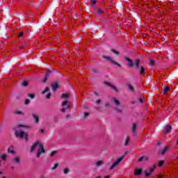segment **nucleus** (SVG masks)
Instances as JSON below:
<instances>
[{"label": "nucleus", "instance_id": "1", "mask_svg": "<svg viewBox=\"0 0 178 178\" xmlns=\"http://www.w3.org/2000/svg\"><path fill=\"white\" fill-rule=\"evenodd\" d=\"M140 63H141V60L136 59L135 60V67L138 71L139 74L140 76H144V72H145V68H144V66L140 65Z\"/></svg>", "mask_w": 178, "mask_h": 178}, {"label": "nucleus", "instance_id": "2", "mask_svg": "<svg viewBox=\"0 0 178 178\" xmlns=\"http://www.w3.org/2000/svg\"><path fill=\"white\" fill-rule=\"evenodd\" d=\"M15 137H21V138H24L25 141H29V134L23 131H15Z\"/></svg>", "mask_w": 178, "mask_h": 178}, {"label": "nucleus", "instance_id": "3", "mask_svg": "<svg viewBox=\"0 0 178 178\" xmlns=\"http://www.w3.org/2000/svg\"><path fill=\"white\" fill-rule=\"evenodd\" d=\"M102 58L103 59H105L106 60H108V62H110V63H111L112 65H115V66L122 67V65H120V64H119V63L115 61V60H113V58H112L111 57L106 56H102Z\"/></svg>", "mask_w": 178, "mask_h": 178}, {"label": "nucleus", "instance_id": "4", "mask_svg": "<svg viewBox=\"0 0 178 178\" xmlns=\"http://www.w3.org/2000/svg\"><path fill=\"white\" fill-rule=\"evenodd\" d=\"M124 158V155H122L121 156H120L118 159H117V160L112 163V165L110 166L109 168V170H113V169H115V168H116V165L120 164V162H122V161H123V159Z\"/></svg>", "mask_w": 178, "mask_h": 178}, {"label": "nucleus", "instance_id": "5", "mask_svg": "<svg viewBox=\"0 0 178 178\" xmlns=\"http://www.w3.org/2000/svg\"><path fill=\"white\" fill-rule=\"evenodd\" d=\"M113 102L115 105V108H114L115 111L118 112V113H122L123 112V109L120 108V102L118 99H113Z\"/></svg>", "mask_w": 178, "mask_h": 178}, {"label": "nucleus", "instance_id": "6", "mask_svg": "<svg viewBox=\"0 0 178 178\" xmlns=\"http://www.w3.org/2000/svg\"><path fill=\"white\" fill-rule=\"evenodd\" d=\"M41 154H45V149H44V145L40 144L39 147L38 149V153H37V158H40L41 156Z\"/></svg>", "mask_w": 178, "mask_h": 178}, {"label": "nucleus", "instance_id": "7", "mask_svg": "<svg viewBox=\"0 0 178 178\" xmlns=\"http://www.w3.org/2000/svg\"><path fill=\"white\" fill-rule=\"evenodd\" d=\"M125 60H127L128 63V66H129L130 67H134V66H136V63H134L133 61V60H131L130 58L125 56L124 57Z\"/></svg>", "mask_w": 178, "mask_h": 178}, {"label": "nucleus", "instance_id": "8", "mask_svg": "<svg viewBox=\"0 0 178 178\" xmlns=\"http://www.w3.org/2000/svg\"><path fill=\"white\" fill-rule=\"evenodd\" d=\"M51 90H53L54 92H55L58 88H59V83L58 81H55L50 86Z\"/></svg>", "mask_w": 178, "mask_h": 178}, {"label": "nucleus", "instance_id": "9", "mask_svg": "<svg viewBox=\"0 0 178 178\" xmlns=\"http://www.w3.org/2000/svg\"><path fill=\"white\" fill-rule=\"evenodd\" d=\"M32 117L34 120V123L35 124H38V122L40 121V117L38 116V115H37V113H35V112H33Z\"/></svg>", "mask_w": 178, "mask_h": 178}, {"label": "nucleus", "instance_id": "10", "mask_svg": "<svg viewBox=\"0 0 178 178\" xmlns=\"http://www.w3.org/2000/svg\"><path fill=\"white\" fill-rule=\"evenodd\" d=\"M61 105H62V106H65V107H64V108H65L67 111V109H70V107L72 106L70 105V102H68V101H64V102H63L62 104H61Z\"/></svg>", "mask_w": 178, "mask_h": 178}, {"label": "nucleus", "instance_id": "11", "mask_svg": "<svg viewBox=\"0 0 178 178\" xmlns=\"http://www.w3.org/2000/svg\"><path fill=\"white\" fill-rule=\"evenodd\" d=\"M39 144H40V142L38 140L35 141V143H34L33 145L29 149L30 152L33 153L35 149V148H37V145H38Z\"/></svg>", "mask_w": 178, "mask_h": 178}, {"label": "nucleus", "instance_id": "12", "mask_svg": "<svg viewBox=\"0 0 178 178\" xmlns=\"http://www.w3.org/2000/svg\"><path fill=\"white\" fill-rule=\"evenodd\" d=\"M170 130H172V126L170 124H167L164 128V131L165 134L170 133Z\"/></svg>", "mask_w": 178, "mask_h": 178}, {"label": "nucleus", "instance_id": "13", "mask_svg": "<svg viewBox=\"0 0 178 178\" xmlns=\"http://www.w3.org/2000/svg\"><path fill=\"white\" fill-rule=\"evenodd\" d=\"M51 74V71L49 70L44 75V78L43 79V83L45 84V83H47V81L48 80V79H49V75Z\"/></svg>", "mask_w": 178, "mask_h": 178}, {"label": "nucleus", "instance_id": "14", "mask_svg": "<svg viewBox=\"0 0 178 178\" xmlns=\"http://www.w3.org/2000/svg\"><path fill=\"white\" fill-rule=\"evenodd\" d=\"M104 12H105V11L102 9L97 8L95 15H96V16H101V15H102V13H104Z\"/></svg>", "mask_w": 178, "mask_h": 178}, {"label": "nucleus", "instance_id": "15", "mask_svg": "<svg viewBox=\"0 0 178 178\" xmlns=\"http://www.w3.org/2000/svg\"><path fill=\"white\" fill-rule=\"evenodd\" d=\"M155 169H156V166L154 165V167L150 169V172H147L145 174L146 177H149V176H151L152 172H154V170H155Z\"/></svg>", "mask_w": 178, "mask_h": 178}, {"label": "nucleus", "instance_id": "16", "mask_svg": "<svg viewBox=\"0 0 178 178\" xmlns=\"http://www.w3.org/2000/svg\"><path fill=\"white\" fill-rule=\"evenodd\" d=\"M168 149H169V147H168L167 146H165L163 150H159V152L161 154V155H165L166 154V152L168 151Z\"/></svg>", "mask_w": 178, "mask_h": 178}, {"label": "nucleus", "instance_id": "17", "mask_svg": "<svg viewBox=\"0 0 178 178\" xmlns=\"http://www.w3.org/2000/svg\"><path fill=\"white\" fill-rule=\"evenodd\" d=\"M13 162L14 163H17V165H19V163H20V158L19 157H15L13 159Z\"/></svg>", "mask_w": 178, "mask_h": 178}, {"label": "nucleus", "instance_id": "18", "mask_svg": "<svg viewBox=\"0 0 178 178\" xmlns=\"http://www.w3.org/2000/svg\"><path fill=\"white\" fill-rule=\"evenodd\" d=\"M129 143H130V136H127L124 142V145L125 147H127L129 145Z\"/></svg>", "mask_w": 178, "mask_h": 178}, {"label": "nucleus", "instance_id": "19", "mask_svg": "<svg viewBox=\"0 0 178 178\" xmlns=\"http://www.w3.org/2000/svg\"><path fill=\"white\" fill-rule=\"evenodd\" d=\"M136 131H137V124L134 123L132 127V133L136 134Z\"/></svg>", "mask_w": 178, "mask_h": 178}, {"label": "nucleus", "instance_id": "20", "mask_svg": "<svg viewBox=\"0 0 178 178\" xmlns=\"http://www.w3.org/2000/svg\"><path fill=\"white\" fill-rule=\"evenodd\" d=\"M101 165H104V161H97L96 163H95V166H96L97 168H99V166H101Z\"/></svg>", "mask_w": 178, "mask_h": 178}, {"label": "nucleus", "instance_id": "21", "mask_svg": "<svg viewBox=\"0 0 178 178\" xmlns=\"http://www.w3.org/2000/svg\"><path fill=\"white\" fill-rule=\"evenodd\" d=\"M143 173V170H136L134 172L135 176H138L139 175H141Z\"/></svg>", "mask_w": 178, "mask_h": 178}, {"label": "nucleus", "instance_id": "22", "mask_svg": "<svg viewBox=\"0 0 178 178\" xmlns=\"http://www.w3.org/2000/svg\"><path fill=\"white\" fill-rule=\"evenodd\" d=\"M111 52H113L114 54V55H117L118 56H119L120 55V53L115 49H111Z\"/></svg>", "mask_w": 178, "mask_h": 178}, {"label": "nucleus", "instance_id": "23", "mask_svg": "<svg viewBox=\"0 0 178 178\" xmlns=\"http://www.w3.org/2000/svg\"><path fill=\"white\" fill-rule=\"evenodd\" d=\"M70 95L69 93H63L61 96V98H64L65 99H67L69 98Z\"/></svg>", "mask_w": 178, "mask_h": 178}, {"label": "nucleus", "instance_id": "24", "mask_svg": "<svg viewBox=\"0 0 178 178\" xmlns=\"http://www.w3.org/2000/svg\"><path fill=\"white\" fill-rule=\"evenodd\" d=\"M169 90H170V88H169L168 86H166L164 90H163V94H168V91H169Z\"/></svg>", "mask_w": 178, "mask_h": 178}, {"label": "nucleus", "instance_id": "25", "mask_svg": "<svg viewBox=\"0 0 178 178\" xmlns=\"http://www.w3.org/2000/svg\"><path fill=\"white\" fill-rule=\"evenodd\" d=\"M150 66H154L155 65V60L150 59L149 60Z\"/></svg>", "mask_w": 178, "mask_h": 178}, {"label": "nucleus", "instance_id": "26", "mask_svg": "<svg viewBox=\"0 0 178 178\" xmlns=\"http://www.w3.org/2000/svg\"><path fill=\"white\" fill-rule=\"evenodd\" d=\"M56 154H58V151L54 150V151L51 152L50 156H51V157H53V156H55V155H56Z\"/></svg>", "mask_w": 178, "mask_h": 178}, {"label": "nucleus", "instance_id": "27", "mask_svg": "<svg viewBox=\"0 0 178 178\" xmlns=\"http://www.w3.org/2000/svg\"><path fill=\"white\" fill-rule=\"evenodd\" d=\"M58 166H59V163H54V167L51 168V170H55V169H56Z\"/></svg>", "mask_w": 178, "mask_h": 178}, {"label": "nucleus", "instance_id": "28", "mask_svg": "<svg viewBox=\"0 0 178 178\" xmlns=\"http://www.w3.org/2000/svg\"><path fill=\"white\" fill-rule=\"evenodd\" d=\"M29 98H31V99H34V98H35V95L34 94H29L28 95Z\"/></svg>", "mask_w": 178, "mask_h": 178}, {"label": "nucleus", "instance_id": "29", "mask_svg": "<svg viewBox=\"0 0 178 178\" xmlns=\"http://www.w3.org/2000/svg\"><path fill=\"white\" fill-rule=\"evenodd\" d=\"M49 92V88H46L45 89H44V90H43L42 92V94H46V92Z\"/></svg>", "mask_w": 178, "mask_h": 178}, {"label": "nucleus", "instance_id": "30", "mask_svg": "<svg viewBox=\"0 0 178 178\" xmlns=\"http://www.w3.org/2000/svg\"><path fill=\"white\" fill-rule=\"evenodd\" d=\"M14 113H15V115H23V113L21 111H15Z\"/></svg>", "mask_w": 178, "mask_h": 178}, {"label": "nucleus", "instance_id": "31", "mask_svg": "<svg viewBox=\"0 0 178 178\" xmlns=\"http://www.w3.org/2000/svg\"><path fill=\"white\" fill-rule=\"evenodd\" d=\"M22 86L24 87H27V86H29V82H27V81H24L23 83H22Z\"/></svg>", "mask_w": 178, "mask_h": 178}, {"label": "nucleus", "instance_id": "32", "mask_svg": "<svg viewBox=\"0 0 178 178\" xmlns=\"http://www.w3.org/2000/svg\"><path fill=\"white\" fill-rule=\"evenodd\" d=\"M6 154H2L1 156V159L3 160V161H6Z\"/></svg>", "mask_w": 178, "mask_h": 178}, {"label": "nucleus", "instance_id": "33", "mask_svg": "<svg viewBox=\"0 0 178 178\" xmlns=\"http://www.w3.org/2000/svg\"><path fill=\"white\" fill-rule=\"evenodd\" d=\"M18 127H25L26 129H29V127H27L26 125H24L23 124H18Z\"/></svg>", "mask_w": 178, "mask_h": 178}, {"label": "nucleus", "instance_id": "34", "mask_svg": "<svg viewBox=\"0 0 178 178\" xmlns=\"http://www.w3.org/2000/svg\"><path fill=\"white\" fill-rule=\"evenodd\" d=\"M163 163H165V161L163 160L160 161L159 162V166H163Z\"/></svg>", "mask_w": 178, "mask_h": 178}, {"label": "nucleus", "instance_id": "35", "mask_svg": "<svg viewBox=\"0 0 178 178\" xmlns=\"http://www.w3.org/2000/svg\"><path fill=\"white\" fill-rule=\"evenodd\" d=\"M70 172L69 168L64 169L63 173L64 175H67V173Z\"/></svg>", "mask_w": 178, "mask_h": 178}, {"label": "nucleus", "instance_id": "36", "mask_svg": "<svg viewBox=\"0 0 178 178\" xmlns=\"http://www.w3.org/2000/svg\"><path fill=\"white\" fill-rule=\"evenodd\" d=\"M88 116H90V113H88V112H86V113H84V114H83V118H88Z\"/></svg>", "mask_w": 178, "mask_h": 178}, {"label": "nucleus", "instance_id": "37", "mask_svg": "<svg viewBox=\"0 0 178 178\" xmlns=\"http://www.w3.org/2000/svg\"><path fill=\"white\" fill-rule=\"evenodd\" d=\"M128 87H129L130 91H134V87H133V86L129 85Z\"/></svg>", "mask_w": 178, "mask_h": 178}, {"label": "nucleus", "instance_id": "38", "mask_svg": "<svg viewBox=\"0 0 178 178\" xmlns=\"http://www.w3.org/2000/svg\"><path fill=\"white\" fill-rule=\"evenodd\" d=\"M111 88H113V90H114V91H117L118 92V88H116V86L112 85Z\"/></svg>", "mask_w": 178, "mask_h": 178}, {"label": "nucleus", "instance_id": "39", "mask_svg": "<svg viewBox=\"0 0 178 178\" xmlns=\"http://www.w3.org/2000/svg\"><path fill=\"white\" fill-rule=\"evenodd\" d=\"M51 97H52V94H51V92H49L47 95L46 98H47V99H49V98H51Z\"/></svg>", "mask_w": 178, "mask_h": 178}, {"label": "nucleus", "instance_id": "40", "mask_svg": "<svg viewBox=\"0 0 178 178\" xmlns=\"http://www.w3.org/2000/svg\"><path fill=\"white\" fill-rule=\"evenodd\" d=\"M143 161H144V156L140 157L138 160V162H143Z\"/></svg>", "mask_w": 178, "mask_h": 178}, {"label": "nucleus", "instance_id": "41", "mask_svg": "<svg viewBox=\"0 0 178 178\" xmlns=\"http://www.w3.org/2000/svg\"><path fill=\"white\" fill-rule=\"evenodd\" d=\"M104 84H105L106 86H108V87H111V86H112V84H111V83L107 82V81L104 82Z\"/></svg>", "mask_w": 178, "mask_h": 178}, {"label": "nucleus", "instance_id": "42", "mask_svg": "<svg viewBox=\"0 0 178 178\" xmlns=\"http://www.w3.org/2000/svg\"><path fill=\"white\" fill-rule=\"evenodd\" d=\"M58 120H59V118L57 116L54 118V122H58Z\"/></svg>", "mask_w": 178, "mask_h": 178}, {"label": "nucleus", "instance_id": "43", "mask_svg": "<svg viewBox=\"0 0 178 178\" xmlns=\"http://www.w3.org/2000/svg\"><path fill=\"white\" fill-rule=\"evenodd\" d=\"M24 35V33L23 31L19 32V37H23Z\"/></svg>", "mask_w": 178, "mask_h": 178}, {"label": "nucleus", "instance_id": "44", "mask_svg": "<svg viewBox=\"0 0 178 178\" xmlns=\"http://www.w3.org/2000/svg\"><path fill=\"white\" fill-rule=\"evenodd\" d=\"M29 104H30V99H26L25 100V105H29Z\"/></svg>", "mask_w": 178, "mask_h": 178}, {"label": "nucleus", "instance_id": "45", "mask_svg": "<svg viewBox=\"0 0 178 178\" xmlns=\"http://www.w3.org/2000/svg\"><path fill=\"white\" fill-rule=\"evenodd\" d=\"M105 106H106V108H109V106H111V104L109 102H106L105 104Z\"/></svg>", "mask_w": 178, "mask_h": 178}, {"label": "nucleus", "instance_id": "46", "mask_svg": "<svg viewBox=\"0 0 178 178\" xmlns=\"http://www.w3.org/2000/svg\"><path fill=\"white\" fill-rule=\"evenodd\" d=\"M91 3L92 5H95V3H97V0H92Z\"/></svg>", "mask_w": 178, "mask_h": 178}, {"label": "nucleus", "instance_id": "47", "mask_svg": "<svg viewBox=\"0 0 178 178\" xmlns=\"http://www.w3.org/2000/svg\"><path fill=\"white\" fill-rule=\"evenodd\" d=\"M96 104H97V105H99V104H101V99L97 100Z\"/></svg>", "mask_w": 178, "mask_h": 178}, {"label": "nucleus", "instance_id": "48", "mask_svg": "<svg viewBox=\"0 0 178 178\" xmlns=\"http://www.w3.org/2000/svg\"><path fill=\"white\" fill-rule=\"evenodd\" d=\"M66 111H67V110L65 108V107L61 109V112H62L63 113H65L66 112Z\"/></svg>", "mask_w": 178, "mask_h": 178}, {"label": "nucleus", "instance_id": "49", "mask_svg": "<svg viewBox=\"0 0 178 178\" xmlns=\"http://www.w3.org/2000/svg\"><path fill=\"white\" fill-rule=\"evenodd\" d=\"M149 159V158L144 156L143 161H148Z\"/></svg>", "mask_w": 178, "mask_h": 178}, {"label": "nucleus", "instance_id": "50", "mask_svg": "<svg viewBox=\"0 0 178 178\" xmlns=\"http://www.w3.org/2000/svg\"><path fill=\"white\" fill-rule=\"evenodd\" d=\"M24 48V44H21L19 47V49H23Z\"/></svg>", "mask_w": 178, "mask_h": 178}, {"label": "nucleus", "instance_id": "51", "mask_svg": "<svg viewBox=\"0 0 178 178\" xmlns=\"http://www.w3.org/2000/svg\"><path fill=\"white\" fill-rule=\"evenodd\" d=\"M95 95H97V97H99V93L97 92H94Z\"/></svg>", "mask_w": 178, "mask_h": 178}, {"label": "nucleus", "instance_id": "52", "mask_svg": "<svg viewBox=\"0 0 178 178\" xmlns=\"http://www.w3.org/2000/svg\"><path fill=\"white\" fill-rule=\"evenodd\" d=\"M139 102H140V104H143L144 102L143 101V99L140 98L139 99Z\"/></svg>", "mask_w": 178, "mask_h": 178}, {"label": "nucleus", "instance_id": "53", "mask_svg": "<svg viewBox=\"0 0 178 178\" xmlns=\"http://www.w3.org/2000/svg\"><path fill=\"white\" fill-rule=\"evenodd\" d=\"M40 132L42 133V134H43V133H45V131H44V129H40Z\"/></svg>", "mask_w": 178, "mask_h": 178}, {"label": "nucleus", "instance_id": "54", "mask_svg": "<svg viewBox=\"0 0 178 178\" xmlns=\"http://www.w3.org/2000/svg\"><path fill=\"white\" fill-rule=\"evenodd\" d=\"M162 177H163V175L161 174V175H159L158 178H162Z\"/></svg>", "mask_w": 178, "mask_h": 178}, {"label": "nucleus", "instance_id": "55", "mask_svg": "<svg viewBox=\"0 0 178 178\" xmlns=\"http://www.w3.org/2000/svg\"><path fill=\"white\" fill-rule=\"evenodd\" d=\"M66 118H67V119H70V115H66Z\"/></svg>", "mask_w": 178, "mask_h": 178}, {"label": "nucleus", "instance_id": "56", "mask_svg": "<svg viewBox=\"0 0 178 178\" xmlns=\"http://www.w3.org/2000/svg\"><path fill=\"white\" fill-rule=\"evenodd\" d=\"M91 71L93 72L94 73H97V70H95L94 69H92Z\"/></svg>", "mask_w": 178, "mask_h": 178}, {"label": "nucleus", "instance_id": "57", "mask_svg": "<svg viewBox=\"0 0 178 178\" xmlns=\"http://www.w3.org/2000/svg\"><path fill=\"white\" fill-rule=\"evenodd\" d=\"M131 104H132V105H134L136 104V101H132Z\"/></svg>", "mask_w": 178, "mask_h": 178}, {"label": "nucleus", "instance_id": "58", "mask_svg": "<svg viewBox=\"0 0 178 178\" xmlns=\"http://www.w3.org/2000/svg\"><path fill=\"white\" fill-rule=\"evenodd\" d=\"M10 152H11V154H15V151H13V150H11Z\"/></svg>", "mask_w": 178, "mask_h": 178}, {"label": "nucleus", "instance_id": "59", "mask_svg": "<svg viewBox=\"0 0 178 178\" xmlns=\"http://www.w3.org/2000/svg\"><path fill=\"white\" fill-rule=\"evenodd\" d=\"M127 154H129V152H124V155H127Z\"/></svg>", "mask_w": 178, "mask_h": 178}, {"label": "nucleus", "instance_id": "60", "mask_svg": "<svg viewBox=\"0 0 178 178\" xmlns=\"http://www.w3.org/2000/svg\"><path fill=\"white\" fill-rule=\"evenodd\" d=\"M157 145H158V146L161 145L160 142H159V143H157Z\"/></svg>", "mask_w": 178, "mask_h": 178}, {"label": "nucleus", "instance_id": "61", "mask_svg": "<svg viewBox=\"0 0 178 178\" xmlns=\"http://www.w3.org/2000/svg\"><path fill=\"white\" fill-rule=\"evenodd\" d=\"M177 145H178V138H177Z\"/></svg>", "mask_w": 178, "mask_h": 178}, {"label": "nucleus", "instance_id": "62", "mask_svg": "<svg viewBox=\"0 0 178 178\" xmlns=\"http://www.w3.org/2000/svg\"><path fill=\"white\" fill-rule=\"evenodd\" d=\"M0 175H2V172L0 171Z\"/></svg>", "mask_w": 178, "mask_h": 178}, {"label": "nucleus", "instance_id": "63", "mask_svg": "<svg viewBox=\"0 0 178 178\" xmlns=\"http://www.w3.org/2000/svg\"><path fill=\"white\" fill-rule=\"evenodd\" d=\"M3 178H6V177H3Z\"/></svg>", "mask_w": 178, "mask_h": 178}, {"label": "nucleus", "instance_id": "64", "mask_svg": "<svg viewBox=\"0 0 178 178\" xmlns=\"http://www.w3.org/2000/svg\"><path fill=\"white\" fill-rule=\"evenodd\" d=\"M177 159H178V156H177Z\"/></svg>", "mask_w": 178, "mask_h": 178}]
</instances>
